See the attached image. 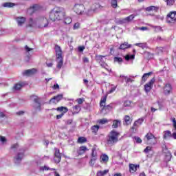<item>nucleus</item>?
<instances>
[{"instance_id": "a19ab883", "label": "nucleus", "mask_w": 176, "mask_h": 176, "mask_svg": "<svg viewBox=\"0 0 176 176\" xmlns=\"http://www.w3.org/2000/svg\"><path fill=\"white\" fill-rule=\"evenodd\" d=\"M73 109L75 111L74 113H79V112H80V106L76 105V106L73 107Z\"/></svg>"}, {"instance_id": "473e14b6", "label": "nucleus", "mask_w": 176, "mask_h": 176, "mask_svg": "<svg viewBox=\"0 0 176 176\" xmlns=\"http://www.w3.org/2000/svg\"><path fill=\"white\" fill-rule=\"evenodd\" d=\"M77 142L78 144H85V142H87V139L85 137H79Z\"/></svg>"}, {"instance_id": "4be33fe9", "label": "nucleus", "mask_w": 176, "mask_h": 176, "mask_svg": "<svg viewBox=\"0 0 176 176\" xmlns=\"http://www.w3.org/2000/svg\"><path fill=\"white\" fill-rule=\"evenodd\" d=\"M17 4L14 3H11V2H6L3 3L1 6H3V8H14V6H16Z\"/></svg>"}, {"instance_id": "603ef678", "label": "nucleus", "mask_w": 176, "mask_h": 176, "mask_svg": "<svg viewBox=\"0 0 176 176\" xmlns=\"http://www.w3.org/2000/svg\"><path fill=\"white\" fill-rule=\"evenodd\" d=\"M155 52L160 54V53H163V47H158L155 49Z\"/></svg>"}, {"instance_id": "5701e85b", "label": "nucleus", "mask_w": 176, "mask_h": 176, "mask_svg": "<svg viewBox=\"0 0 176 176\" xmlns=\"http://www.w3.org/2000/svg\"><path fill=\"white\" fill-rule=\"evenodd\" d=\"M132 120L130 118V116H125L124 118V124L126 126H129V124H131Z\"/></svg>"}, {"instance_id": "dca6fc26", "label": "nucleus", "mask_w": 176, "mask_h": 176, "mask_svg": "<svg viewBox=\"0 0 176 176\" xmlns=\"http://www.w3.org/2000/svg\"><path fill=\"white\" fill-rule=\"evenodd\" d=\"M36 72V69L33 68L28 70H25L22 72V75L23 76H31V75H34Z\"/></svg>"}, {"instance_id": "a18cd8bd", "label": "nucleus", "mask_w": 176, "mask_h": 176, "mask_svg": "<svg viewBox=\"0 0 176 176\" xmlns=\"http://www.w3.org/2000/svg\"><path fill=\"white\" fill-rule=\"evenodd\" d=\"M111 5L112 8H118V1L117 0H111Z\"/></svg>"}, {"instance_id": "4c0bfd02", "label": "nucleus", "mask_w": 176, "mask_h": 176, "mask_svg": "<svg viewBox=\"0 0 176 176\" xmlns=\"http://www.w3.org/2000/svg\"><path fill=\"white\" fill-rule=\"evenodd\" d=\"M168 137H171V131H164V134L163 136L164 140H166V138H168Z\"/></svg>"}, {"instance_id": "393cba45", "label": "nucleus", "mask_w": 176, "mask_h": 176, "mask_svg": "<svg viewBox=\"0 0 176 176\" xmlns=\"http://www.w3.org/2000/svg\"><path fill=\"white\" fill-rule=\"evenodd\" d=\"M122 121L119 120H115L113 121L112 128L113 129H118L120 126Z\"/></svg>"}, {"instance_id": "37998d69", "label": "nucleus", "mask_w": 176, "mask_h": 176, "mask_svg": "<svg viewBox=\"0 0 176 176\" xmlns=\"http://www.w3.org/2000/svg\"><path fill=\"white\" fill-rule=\"evenodd\" d=\"M123 106H124L125 108H129V107H131V102L130 100H126V101L124 102Z\"/></svg>"}, {"instance_id": "052dcab7", "label": "nucleus", "mask_w": 176, "mask_h": 176, "mask_svg": "<svg viewBox=\"0 0 176 176\" xmlns=\"http://www.w3.org/2000/svg\"><path fill=\"white\" fill-rule=\"evenodd\" d=\"M152 150V148L151 146H147L145 149H144V152L145 153H148V152H150V151Z\"/></svg>"}, {"instance_id": "f3484780", "label": "nucleus", "mask_w": 176, "mask_h": 176, "mask_svg": "<svg viewBox=\"0 0 176 176\" xmlns=\"http://www.w3.org/2000/svg\"><path fill=\"white\" fill-rule=\"evenodd\" d=\"M120 78H123L125 80V82L126 84L129 83H133V82H134V78H135V76H124V75H120Z\"/></svg>"}, {"instance_id": "72a5a7b5", "label": "nucleus", "mask_w": 176, "mask_h": 176, "mask_svg": "<svg viewBox=\"0 0 176 176\" xmlns=\"http://www.w3.org/2000/svg\"><path fill=\"white\" fill-rule=\"evenodd\" d=\"M56 111H59L60 112H63V114H64V113H67V112H68V109L65 107H58L56 109Z\"/></svg>"}, {"instance_id": "c756f323", "label": "nucleus", "mask_w": 176, "mask_h": 176, "mask_svg": "<svg viewBox=\"0 0 176 176\" xmlns=\"http://www.w3.org/2000/svg\"><path fill=\"white\" fill-rule=\"evenodd\" d=\"M39 9V6L35 4L33 5L32 7L29 8L28 12H31L32 13H34V12H36V10H38Z\"/></svg>"}, {"instance_id": "f257e3e1", "label": "nucleus", "mask_w": 176, "mask_h": 176, "mask_svg": "<svg viewBox=\"0 0 176 176\" xmlns=\"http://www.w3.org/2000/svg\"><path fill=\"white\" fill-rule=\"evenodd\" d=\"M65 19V9L63 7H56L50 12V19L52 21L63 20Z\"/></svg>"}, {"instance_id": "7c9ffc66", "label": "nucleus", "mask_w": 176, "mask_h": 176, "mask_svg": "<svg viewBox=\"0 0 176 176\" xmlns=\"http://www.w3.org/2000/svg\"><path fill=\"white\" fill-rule=\"evenodd\" d=\"M108 160H109V157L106 154H104L100 157V162H102V163H107Z\"/></svg>"}, {"instance_id": "39448f33", "label": "nucleus", "mask_w": 176, "mask_h": 176, "mask_svg": "<svg viewBox=\"0 0 176 176\" xmlns=\"http://www.w3.org/2000/svg\"><path fill=\"white\" fill-rule=\"evenodd\" d=\"M108 97V95L104 96L100 100V107H103L102 110L103 111H107V112H109L113 108V104L111 103L108 105H105V102H107V98Z\"/></svg>"}, {"instance_id": "a878e982", "label": "nucleus", "mask_w": 176, "mask_h": 176, "mask_svg": "<svg viewBox=\"0 0 176 176\" xmlns=\"http://www.w3.org/2000/svg\"><path fill=\"white\" fill-rule=\"evenodd\" d=\"M130 47H131V45H129V43L127 42H124L120 45V49L121 50H124V49H129Z\"/></svg>"}, {"instance_id": "2f4dec72", "label": "nucleus", "mask_w": 176, "mask_h": 176, "mask_svg": "<svg viewBox=\"0 0 176 176\" xmlns=\"http://www.w3.org/2000/svg\"><path fill=\"white\" fill-rule=\"evenodd\" d=\"M135 46H138L142 49H146V47H148V44H146V43H139L135 44Z\"/></svg>"}, {"instance_id": "c9c22d12", "label": "nucleus", "mask_w": 176, "mask_h": 176, "mask_svg": "<svg viewBox=\"0 0 176 176\" xmlns=\"http://www.w3.org/2000/svg\"><path fill=\"white\" fill-rule=\"evenodd\" d=\"M97 157H91V160L89 161V165L91 167H93L96 164V160H97Z\"/></svg>"}, {"instance_id": "69168bd1", "label": "nucleus", "mask_w": 176, "mask_h": 176, "mask_svg": "<svg viewBox=\"0 0 176 176\" xmlns=\"http://www.w3.org/2000/svg\"><path fill=\"white\" fill-rule=\"evenodd\" d=\"M115 90H116V87H112V88L108 91V94H111V93H113V91H115Z\"/></svg>"}, {"instance_id": "ddd939ff", "label": "nucleus", "mask_w": 176, "mask_h": 176, "mask_svg": "<svg viewBox=\"0 0 176 176\" xmlns=\"http://www.w3.org/2000/svg\"><path fill=\"white\" fill-rule=\"evenodd\" d=\"M63 97L64 95L63 94H58L56 96H54L50 100V104H57L58 102H60L61 100H63Z\"/></svg>"}, {"instance_id": "b1692460", "label": "nucleus", "mask_w": 176, "mask_h": 176, "mask_svg": "<svg viewBox=\"0 0 176 176\" xmlns=\"http://www.w3.org/2000/svg\"><path fill=\"white\" fill-rule=\"evenodd\" d=\"M137 167H140V165H135L133 164H131L129 165V171L130 173H135L137 171Z\"/></svg>"}, {"instance_id": "bf43d9fd", "label": "nucleus", "mask_w": 176, "mask_h": 176, "mask_svg": "<svg viewBox=\"0 0 176 176\" xmlns=\"http://www.w3.org/2000/svg\"><path fill=\"white\" fill-rule=\"evenodd\" d=\"M19 148V144H14L11 146V149H17Z\"/></svg>"}, {"instance_id": "4468645a", "label": "nucleus", "mask_w": 176, "mask_h": 176, "mask_svg": "<svg viewBox=\"0 0 176 176\" xmlns=\"http://www.w3.org/2000/svg\"><path fill=\"white\" fill-rule=\"evenodd\" d=\"M134 17H135V15L131 14L124 19H122L119 21L120 24H126V23H130V21H132V20H134Z\"/></svg>"}, {"instance_id": "6e6552de", "label": "nucleus", "mask_w": 176, "mask_h": 176, "mask_svg": "<svg viewBox=\"0 0 176 176\" xmlns=\"http://www.w3.org/2000/svg\"><path fill=\"white\" fill-rule=\"evenodd\" d=\"M145 138L148 145H155L156 144V137L153 134L148 133L145 135Z\"/></svg>"}, {"instance_id": "58836bf2", "label": "nucleus", "mask_w": 176, "mask_h": 176, "mask_svg": "<svg viewBox=\"0 0 176 176\" xmlns=\"http://www.w3.org/2000/svg\"><path fill=\"white\" fill-rule=\"evenodd\" d=\"M167 6H173L175 3V0H164Z\"/></svg>"}, {"instance_id": "e2e57ef3", "label": "nucleus", "mask_w": 176, "mask_h": 176, "mask_svg": "<svg viewBox=\"0 0 176 176\" xmlns=\"http://www.w3.org/2000/svg\"><path fill=\"white\" fill-rule=\"evenodd\" d=\"M80 24L79 23H76L74 25V30H78L79 28Z\"/></svg>"}, {"instance_id": "bb28decb", "label": "nucleus", "mask_w": 176, "mask_h": 176, "mask_svg": "<svg viewBox=\"0 0 176 176\" xmlns=\"http://www.w3.org/2000/svg\"><path fill=\"white\" fill-rule=\"evenodd\" d=\"M152 74H153L152 72H148V73H145L142 77V80L143 82H146L148 78H149L151 76V75H152Z\"/></svg>"}, {"instance_id": "79ce46f5", "label": "nucleus", "mask_w": 176, "mask_h": 176, "mask_svg": "<svg viewBox=\"0 0 176 176\" xmlns=\"http://www.w3.org/2000/svg\"><path fill=\"white\" fill-rule=\"evenodd\" d=\"M152 27L154 28L155 32H163V29L160 26H152Z\"/></svg>"}, {"instance_id": "4d7b16f0", "label": "nucleus", "mask_w": 176, "mask_h": 176, "mask_svg": "<svg viewBox=\"0 0 176 176\" xmlns=\"http://www.w3.org/2000/svg\"><path fill=\"white\" fill-rule=\"evenodd\" d=\"M34 24H35V22H34V19L30 18V20H29V25L30 27H34Z\"/></svg>"}, {"instance_id": "20e7f679", "label": "nucleus", "mask_w": 176, "mask_h": 176, "mask_svg": "<svg viewBox=\"0 0 176 176\" xmlns=\"http://www.w3.org/2000/svg\"><path fill=\"white\" fill-rule=\"evenodd\" d=\"M35 23L37 24L38 28H47L49 25V21L44 16H39L36 19Z\"/></svg>"}, {"instance_id": "864d4df0", "label": "nucleus", "mask_w": 176, "mask_h": 176, "mask_svg": "<svg viewBox=\"0 0 176 176\" xmlns=\"http://www.w3.org/2000/svg\"><path fill=\"white\" fill-rule=\"evenodd\" d=\"M96 60L98 61H102V58H104V57H105V56H102V55H96Z\"/></svg>"}, {"instance_id": "de8ad7c7", "label": "nucleus", "mask_w": 176, "mask_h": 176, "mask_svg": "<svg viewBox=\"0 0 176 176\" xmlns=\"http://www.w3.org/2000/svg\"><path fill=\"white\" fill-rule=\"evenodd\" d=\"M133 140L136 141L137 144H141V142H142V140H141L138 136L133 137Z\"/></svg>"}, {"instance_id": "9d476101", "label": "nucleus", "mask_w": 176, "mask_h": 176, "mask_svg": "<svg viewBox=\"0 0 176 176\" xmlns=\"http://www.w3.org/2000/svg\"><path fill=\"white\" fill-rule=\"evenodd\" d=\"M74 10L76 14H82L85 12V6L83 4H76Z\"/></svg>"}, {"instance_id": "9b49d317", "label": "nucleus", "mask_w": 176, "mask_h": 176, "mask_svg": "<svg viewBox=\"0 0 176 176\" xmlns=\"http://www.w3.org/2000/svg\"><path fill=\"white\" fill-rule=\"evenodd\" d=\"M23 157H24V152L18 153L14 157V163L16 165L20 164Z\"/></svg>"}, {"instance_id": "5fc2aeb1", "label": "nucleus", "mask_w": 176, "mask_h": 176, "mask_svg": "<svg viewBox=\"0 0 176 176\" xmlns=\"http://www.w3.org/2000/svg\"><path fill=\"white\" fill-rule=\"evenodd\" d=\"M170 122H173V127H174L175 130H176V120H175V118H170Z\"/></svg>"}, {"instance_id": "ea45409f", "label": "nucleus", "mask_w": 176, "mask_h": 176, "mask_svg": "<svg viewBox=\"0 0 176 176\" xmlns=\"http://www.w3.org/2000/svg\"><path fill=\"white\" fill-rule=\"evenodd\" d=\"M157 9H159L157 7H155V6H150V7H147L146 8L147 12H152V10L156 11V10H157Z\"/></svg>"}, {"instance_id": "13d9d810", "label": "nucleus", "mask_w": 176, "mask_h": 176, "mask_svg": "<svg viewBox=\"0 0 176 176\" xmlns=\"http://www.w3.org/2000/svg\"><path fill=\"white\" fill-rule=\"evenodd\" d=\"M30 60H31V55H28L25 57V61L26 63H30Z\"/></svg>"}, {"instance_id": "f704fd0d", "label": "nucleus", "mask_w": 176, "mask_h": 176, "mask_svg": "<svg viewBox=\"0 0 176 176\" xmlns=\"http://www.w3.org/2000/svg\"><path fill=\"white\" fill-rule=\"evenodd\" d=\"M109 172V170H100L97 173V176H104Z\"/></svg>"}, {"instance_id": "6ab92c4d", "label": "nucleus", "mask_w": 176, "mask_h": 176, "mask_svg": "<svg viewBox=\"0 0 176 176\" xmlns=\"http://www.w3.org/2000/svg\"><path fill=\"white\" fill-rule=\"evenodd\" d=\"M171 90H173V87H171V84L167 83L165 84L164 87V94L168 95L171 93Z\"/></svg>"}, {"instance_id": "09e8293b", "label": "nucleus", "mask_w": 176, "mask_h": 176, "mask_svg": "<svg viewBox=\"0 0 176 176\" xmlns=\"http://www.w3.org/2000/svg\"><path fill=\"white\" fill-rule=\"evenodd\" d=\"M115 63H123V59L120 57H114Z\"/></svg>"}, {"instance_id": "0e129e2a", "label": "nucleus", "mask_w": 176, "mask_h": 176, "mask_svg": "<svg viewBox=\"0 0 176 176\" xmlns=\"http://www.w3.org/2000/svg\"><path fill=\"white\" fill-rule=\"evenodd\" d=\"M83 101H84V100H83L82 98H78V99H77V102H78V104H79L80 105L81 104H83Z\"/></svg>"}, {"instance_id": "8fccbe9b", "label": "nucleus", "mask_w": 176, "mask_h": 176, "mask_svg": "<svg viewBox=\"0 0 176 176\" xmlns=\"http://www.w3.org/2000/svg\"><path fill=\"white\" fill-rule=\"evenodd\" d=\"M107 122H108V120L107 118H104L98 121V123H100V124H105V123H107Z\"/></svg>"}, {"instance_id": "f03ea898", "label": "nucleus", "mask_w": 176, "mask_h": 176, "mask_svg": "<svg viewBox=\"0 0 176 176\" xmlns=\"http://www.w3.org/2000/svg\"><path fill=\"white\" fill-rule=\"evenodd\" d=\"M56 61L57 63L56 68L61 69L64 64V58L63 57V50L61 47L55 45Z\"/></svg>"}, {"instance_id": "a211bd4d", "label": "nucleus", "mask_w": 176, "mask_h": 176, "mask_svg": "<svg viewBox=\"0 0 176 176\" xmlns=\"http://www.w3.org/2000/svg\"><path fill=\"white\" fill-rule=\"evenodd\" d=\"M14 19H15L19 27H22V25L24 24V23H25V17L16 16Z\"/></svg>"}, {"instance_id": "680f3d73", "label": "nucleus", "mask_w": 176, "mask_h": 176, "mask_svg": "<svg viewBox=\"0 0 176 176\" xmlns=\"http://www.w3.org/2000/svg\"><path fill=\"white\" fill-rule=\"evenodd\" d=\"M137 30H140L141 31H146V30H148L147 27L143 26L141 28H137Z\"/></svg>"}, {"instance_id": "338daca9", "label": "nucleus", "mask_w": 176, "mask_h": 176, "mask_svg": "<svg viewBox=\"0 0 176 176\" xmlns=\"http://www.w3.org/2000/svg\"><path fill=\"white\" fill-rule=\"evenodd\" d=\"M78 52H83L85 50V46H80L78 47Z\"/></svg>"}, {"instance_id": "c03bdc74", "label": "nucleus", "mask_w": 176, "mask_h": 176, "mask_svg": "<svg viewBox=\"0 0 176 176\" xmlns=\"http://www.w3.org/2000/svg\"><path fill=\"white\" fill-rule=\"evenodd\" d=\"M72 23V19L70 17H67L65 19L64 24H71Z\"/></svg>"}, {"instance_id": "412c9836", "label": "nucleus", "mask_w": 176, "mask_h": 176, "mask_svg": "<svg viewBox=\"0 0 176 176\" xmlns=\"http://www.w3.org/2000/svg\"><path fill=\"white\" fill-rule=\"evenodd\" d=\"M143 122H144L143 118L138 119L137 121H135L133 123V125L132 126V130H134L135 129V127H138V126H141V124H142Z\"/></svg>"}, {"instance_id": "423d86ee", "label": "nucleus", "mask_w": 176, "mask_h": 176, "mask_svg": "<svg viewBox=\"0 0 176 176\" xmlns=\"http://www.w3.org/2000/svg\"><path fill=\"white\" fill-rule=\"evenodd\" d=\"M166 23H168V24H175V23H176V11H171L167 14Z\"/></svg>"}, {"instance_id": "1a4fd4ad", "label": "nucleus", "mask_w": 176, "mask_h": 176, "mask_svg": "<svg viewBox=\"0 0 176 176\" xmlns=\"http://www.w3.org/2000/svg\"><path fill=\"white\" fill-rule=\"evenodd\" d=\"M32 100L34 101V102H35V104H34V109H36V111H41V102H39V98L36 96H31Z\"/></svg>"}, {"instance_id": "774afa93", "label": "nucleus", "mask_w": 176, "mask_h": 176, "mask_svg": "<svg viewBox=\"0 0 176 176\" xmlns=\"http://www.w3.org/2000/svg\"><path fill=\"white\" fill-rule=\"evenodd\" d=\"M25 50L26 51V52H31V50H32V48H30L28 45H25Z\"/></svg>"}, {"instance_id": "6e6d98bb", "label": "nucleus", "mask_w": 176, "mask_h": 176, "mask_svg": "<svg viewBox=\"0 0 176 176\" xmlns=\"http://www.w3.org/2000/svg\"><path fill=\"white\" fill-rule=\"evenodd\" d=\"M43 170H51V171H56V168H50L47 167V166H44L43 168Z\"/></svg>"}, {"instance_id": "3c124183", "label": "nucleus", "mask_w": 176, "mask_h": 176, "mask_svg": "<svg viewBox=\"0 0 176 176\" xmlns=\"http://www.w3.org/2000/svg\"><path fill=\"white\" fill-rule=\"evenodd\" d=\"M6 141H8L6 140V138L5 136H0V142H1L2 144H6Z\"/></svg>"}, {"instance_id": "aec40b11", "label": "nucleus", "mask_w": 176, "mask_h": 176, "mask_svg": "<svg viewBox=\"0 0 176 176\" xmlns=\"http://www.w3.org/2000/svg\"><path fill=\"white\" fill-rule=\"evenodd\" d=\"M87 151H89V148L86 147V146H82L79 148V149L77 150L78 155H83L86 153Z\"/></svg>"}, {"instance_id": "c85d7f7f", "label": "nucleus", "mask_w": 176, "mask_h": 176, "mask_svg": "<svg viewBox=\"0 0 176 176\" xmlns=\"http://www.w3.org/2000/svg\"><path fill=\"white\" fill-rule=\"evenodd\" d=\"M92 152H91V157H97L98 158V155L97 154V147L96 146H94L93 148H92Z\"/></svg>"}, {"instance_id": "f8f14e48", "label": "nucleus", "mask_w": 176, "mask_h": 176, "mask_svg": "<svg viewBox=\"0 0 176 176\" xmlns=\"http://www.w3.org/2000/svg\"><path fill=\"white\" fill-rule=\"evenodd\" d=\"M155 80H156L155 79V78H153L144 85V90L146 93H149V91L152 90V87H153V85L155 84Z\"/></svg>"}, {"instance_id": "49530a36", "label": "nucleus", "mask_w": 176, "mask_h": 176, "mask_svg": "<svg viewBox=\"0 0 176 176\" xmlns=\"http://www.w3.org/2000/svg\"><path fill=\"white\" fill-rule=\"evenodd\" d=\"M135 55H126L125 56V60L129 61V60H134Z\"/></svg>"}, {"instance_id": "7ed1b4c3", "label": "nucleus", "mask_w": 176, "mask_h": 176, "mask_svg": "<svg viewBox=\"0 0 176 176\" xmlns=\"http://www.w3.org/2000/svg\"><path fill=\"white\" fill-rule=\"evenodd\" d=\"M119 135L120 133L115 130L111 131L107 139V142L108 145L113 146L115 144H117L118 141H119Z\"/></svg>"}, {"instance_id": "e433bc0d", "label": "nucleus", "mask_w": 176, "mask_h": 176, "mask_svg": "<svg viewBox=\"0 0 176 176\" xmlns=\"http://www.w3.org/2000/svg\"><path fill=\"white\" fill-rule=\"evenodd\" d=\"M99 129H100V126L98 125L93 126L91 128L92 133H94L95 134H97V132L98 131Z\"/></svg>"}, {"instance_id": "2eb2a0df", "label": "nucleus", "mask_w": 176, "mask_h": 176, "mask_svg": "<svg viewBox=\"0 0 176 176\" xmlns=\"http://www.w3.org/2000/svg\"><path fill=\"white\" fill-rule=\"evenodd\" d=\"M54 160L55 163H60L61 162V153H60V150L58 148H55Z\"/></svg>"}, {"instance_id": "cd10ccee", "label": "nucleus", "mask_w": 176, "mask_h": 176, "mask_svg": "<svg viewBox=\"0 0 176 176\" xmlns=\"http://www.w3.org/2000/svg\"><path fill=\"white\" fill-rule=\"evenodd\" d=\"M22 86H24V83L23 82L15 84L12 88V90L13 91L20 90Z\"/></svg>"}, {"instance_id": "0eeeda50", "label": "nucleus", "mask_w": 176, "mask_h": 176, "mask_svg": "<svg viewBox=\"0 0 176 176\" xmlns=\"http://www.w3.org/2000/svg\"><path fill=\"white\" fill-rule=\"evenodd\" d=\"M162 152L164 154V160L168 163V162H170L171 160V158L173 157V155H171V153L168 151V148L166 145H164L162 147Z\"/></svg>"}]
</instances>
